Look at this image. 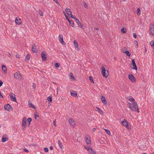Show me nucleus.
Wrapping results in <instances>:
<instances>
[{
    "label": "nucleus",
    "instance_id": "37998d69",
    "mask_svg": "<svg viewBox=\"0 0 154 154\" xmlns=\"http://www.w3.org/2000/svg\"><path fill=\"white\" fill-rule=\"evenodd\" d=\"M30 59V56L29 54H27L25 59L29 60Z\"/></svg>",
    "mask_w": 154,
    "mask_h": 154
},
{
    "label": "nucleus",
    "instance_id": "aec40b11",
    "mask_svg": "<svg viewBox=\"0 0 154 154\" xmlns=\"http://www.w3.org/2000/svg\"><path fill=\"white\" fill-rule=\"evenodd\" d=\"M76 23L77 24L79 25V26L81 28H82L83 26L82 24L80 23V21L79 20H77L76 21Z\"/></svg>",
    "mask_w": 154,
    "mask_h": 154
},
{
    "label": "nucleus",
    "instance_id": "f03ea898",
    "mask_svg": "<svg viewBox=\"0 0 154 154\" xmlns=\"http://www.w3.org/2000/svg\"><path fill=\"white\" fill-rule=\"evenodd\" d=\"M4 108L5 110L8 111H12L13 109L9 103L5 105Z\"/></svg>",
    "mask_w": 154,
    "mask_h": 154
},
{
    "label": "nucleus",
    "instance_id": "dca6fc26",
    "mask_svg": "<svg viewBox=\"0 0 154 154\" xmlns=\"http://www.w3.org/2000/svg\"><path fill=\"white\" fill-rule=\"evenodd\" d=\"M138 107L136 106L135 105H133L130 109L132 111H134L136 110V108Z\"/></svg>",
    "mask_w": 154,
    "mask_h": 154
},
{
    "label": "nucleus",
    "instance_id": "412c9836",
    "mask_svg": "<svg viewBox=\"0 0 154 154\" xmlns=\"http://www.w3.org/2000/svg\"><path fill=\"white\" fill-rule=\"evenodd\" d=\"M8 137H2V142L3 143L7 141L8 140Z\"/></svg>",
    "mask_w": 154,
    "mask_h": 154
},
{
    "label": "nucleus",
    "instance_id": "69168bd1",
    "mask_svg": "<svg viewBox=\"0 0 154 154\" xmlns=\"http://www.w3.org/2000/svg\"><path fill=\"white\" fill-rule=\"evenodd\" d=\"M74 19L75 20V21H77V20H79L77 18L75 17Z\"/></svg>",
    "mask_w": 154,
    "mask_h": 154
},
{
    "label": "nucleus",
    "instance_id": "b1692460",
    "mask_svg": "<svg viewBox=\"0 0 154 154\" xmlns=\"http://www.w3.org/2000/svg\"><path fill=\"white\" fill-rule=\"evenodd\" d=\"M2 70H3L5 72L7 71V67L5 66L4 65H2Z\"/></svg>",
    "mask_w": 154,
    "mask_h": 154
},
{
    "label": "nucleus",
    "instance_id": "c756f323",
    "mask_svg": "<svg viewBox=\"0 0 154 154\" xmlns=\"http://www.w3.org/2000/svg\"><path fill=\"white\" fill-rule=\"evenodd\" d=\"M34 116L35 119L38 120L39 119V117L38 114H34Z\"/></svg>",
    "mask_w": 154,
    "mask_h": 154
},
{
    "label": "nucleus",
    "instance_id": "09e8293b",
    "mask_svg": "<svg viewBox=\"0 0 154 154\" xmlns=\"http://www.w3.org/2000/svg\"><path fill=\"white\" fill-rule=\"evenodd\" d=\"M133 37L134 38H137V35L136 33H134L133 34Z\"/></svg>",
    "mask_w": 154,
    "mask_h": 154
},
{
    "label": "nucleus",
    "instance_id": "39448f33",
    "mask_svg": "<svg viewBox=\"0 0 154 154\" xmlns=\"http://www.w3.org/2000/svg\"><path fill=\"white\" fill-rule=\"evenodd\" d=\"M131 64L133 66V68H132L131 67V69H134V70H137V68L135 63V60L134 59H132V60Z\"/></svg>",
    "mask_w": 154,
    "mask_h": 154
},
{
    "label": "nucleus",
    "instance_id": "6e6d98bb",
    "mask_svg": "<svg viewBox=\"0 0 154 154\" xmlns=\"http://www.w3.org/2000/svg\"><path fill=\"white\" fill-rule=\"evenodd\" d=\"M85 148H86V149H87V150L88 151V149H91V148H90L89 147V146H88L87 147H85Z\"/></svg>",
    "mask_w": 154,
    "mask_h": 154
},
{
    "label": "nucleus",
    "instance_id": "473e14b6",
    "mask_svg": "<svg viewBox=\"0 0 154 154\" xmlns=\"http://www.w3.org/2000/svg\"><path fill=\"white\" fill-rule=\"evenodd\" d=\"M39 14L41 16H43V13L42 10L40 9L39 10Z\"/></svg>",
    "mask_w": 154,
    "mask_h": 154
},
{
    "label": "nucleus",
    "instance_id": "1a4fd4ad",
    "mask_svg": "<svg viewBox=\"0 0 154 154\" xmlns=\"http://www.w3.org/2000/svg\"><path fill=\"white\" fill-rule=\"evenodd\" d=\"M41 57L42 58V60L43 61H45L47 59V57L45 51H43L41 53Z\"/></svg>",
    "mask_w": 154,
    "mask_h": 154
},
{
    "label": "nucleus",
    "instance_id": "6e6552de",
    "mask_svg": "<svg viewBox=\"0 0 154 154\" xmlns=\"http://www.w3.org/2000/svg\"><path fill=\"white\" fill-rule=\"evenodd\" d=\"M128 78L132 82H135L136 81V78L132 74H129L128 75Z\"/></svg>",
    "mask_w": 154,
    "mask_h": 154
},
{
    "label": "nucleus",
    "instance_id": "680f3d73",
    "mask_svg": "<svg viewBox=\"0 0 154 154\" xmlns=\"http://www.w3.org/2000/svg\"><path fill=\"white\" fill-rule=\"evenodd\" d=\"M53 147L52 146H51L50 147V150H51L53 149Z\"/></svg>",
    "mask_w": 154,
    "mask_h": 154
},
{
    "label": "nucleus",
    "instance_id": "0e129e2a",
    "mask_svg": "<svg viewBox=\"0 0 154 154\" xmlns=\"http://www.w3.org/2000/svg\"><path fill=\"white\" fill-rule=\"evenodd\" d=\"M98 28L97 27H95L94 28V29H96V30H98Z\"/></svg>",
    "mask_w": 154,
    "mask_h": 154
},
{
    "label": "nucleus",
    "instance_id": "4d7b16f0",
    "mask_svg": "<svg viewBox=\"0 0 154 154\" xmlns=\"http://www.w3.org/2000/svg\"><path fill=\"white\" fill-rule=\"evenodd\" d=\"M57 4H59V3L58 2L57 0H53Z\"/></svg>",
    "mask_w": 154,
    "mask_h": 154
},
{
    "label": "nucleus",
    "instance_id": "3c124183",
    "mask_svg": "<svg viewBox=\"0 0 154 154\" xmlns=\"http://www.w3.org/2000/svg\"><path fill=\"white\" fill-rule=\"evenodd\" d=\"M3 84V82L0 80V87Z\"/></svg>",
    "mask_w": 154,
    "mask_h": 154
},
{
    "label": "nucleus",
    "instance_id": "c03bdc74",
    "mask_svg": "<svg viewBox=\"0 0 154 154\" xmlns=\"http://www.w3.org/2000/svg\"><path fill=\"white\" fill-rule=\"evenodd\" d=\"M44 150L45 151L47 152H48V149L47 147H45L44 148Z\"/></svg>",
    "mask_w": 154,
    "mask_h": 154
},
{
    "label": "nucleus",
    "instance_id": "603ef678",
    "mask_svg": "<svg viewBox=\"0 0 154 154\" xmlns=\"http://www.w3.org/2000/svg\"><path fill=\"white\" fill-rule=\"evenodd\" d=\"M0 97H2V98H4L3 96L2 95L1 91H0Z\"/></svg>",
    "mask_w": 154,
    "mask_h": 154
},
{
    "label": "nucleus",
    "instance_id": "c85d7f7f",
    "mask_svg": "<svg viewBox=\"0 0 154 154\" xmlns=\"http://www.w3.org/2000/svg\"><path fill=\"white\" fill-rule=\"evenodd\" d=\"M27 120L28 122V127H29L31 122L32 120V119L31 118H29L27 119Z\"/></svg>",
    "mask_w": 154,
    "mask_h": 154
},
{
    "label": "nucleus",
    "instance_id": "9b49d317",
    "mask_svg": "<svg viewBox=\"0 0 154 154\" xmlns=\"http://www.w3.org/2000/svg\"><path fill=\"white\" fill-rule=\"evenodd\" d=\"M16 24L17 25H20L21 23V20L18 17L16 18L15 20Z\"/></svg>",
    "mask_w": 154,
    "mask_h": 154
},
{
    "label": "nucleus",
    "instance_id": "c9c22d12",
    "mask_svg": "<svg viewBox=\"0 0 154 154\" xmlns=\"http://www.w3.org/2000/svg\"><path fill=\"white\" fill-rule=\"evenodd\" d=\"M150 45L151 46L153 47V48L154 49V41H152L150 42Z\"/></svg>",
    "mask_w": 154,
    "mask_h": 154
},
{
    "label": "nucleus",
    "instance_id": "393cba45",
    "mask_svg": "<svg viewBox=\"0 0 154 154\" xmlns=\"http://www.w3.org/2000/svg\"><path fill=\"white\" fill-rule=\"evenodd\" d=\"M96 109H97L98 112L101 115H103V111L100 109L98 107H96Z\"/></svg>",
    "mask_w": 154,
    "mask_h": 154
},
{
    "label": "nucleus",
    "instance_id": "49530a36",
    "mask_svg": "<svg viewBox=\"0 0 154 154\" xmlns=\"http://www.w3.org/2000/svg\"><path fill=\"white\" fill-rule=\"evenodd\" d=\"M84 6L85 7V8H88V5L86 3H85L84 5Z\"/></svg>",
    "mask_w": 154,
    "mask_h": 154
},
{
    "label": "nucleus",
    "instance_id": "864d4df0",
    "mask_svg": "<svg viewBox=\"0 0 154 154\" xmlns=\"http://www.w3.org/2000/svg\"><path fill=\"white\" fill-rule=\"evenodd\" d=\"M53 123L54 126H56L57 125L56 123V120H55L54 121Z\"/></svg>",
    "mask_w": 154,
    "mask_h": 154
},
{
    "label": "nucleus",
    "instance_id": "052dcab7",
    "mask_svg": "<svg viewBox=\"0 0 154 154\" xmlns=\"http://www.w3.org/2000/svg\"><path fill=\"white\" fill-rule=\"evenodd\" d=\"M70 17L71 18H72L73 19H74L75 18V17H74V16L72 15H71V16H70Z\"/></svg>",
    "mask_w": 154,
    "mask_h": 154
},
{
    "label": "nucleus",
    "instance_id": "6ab92c4d",
    "mask_svg": "<svg viewBox=\"0 0 154 154\" xmlns=\"http://www.w3.org/2000/svg\"><path fill=\"white\" fill-rule=\"evenodd\" d=\"M85 140H86V142L87 144L89 145L91 144V140L90 139L88 140V137H86L85 138Z\"/></svg>",
    "mask_w": 154,
    "mask_h": 154
},
{
    "label": "nucleus",
    "instance_id": "4468645a",
    "mask_svg": "<svg viewBox=\"0 0 154 154\" xmlns=\"http://www.w3.org/2000/svg\"><path fill=\"white\" fill-rule=\"evenodd\" d=\"M71 95L73 97H77V93H76L75 91H71Z\"/></svg>",
    "mask_w": 154,
    "mask_h": 154
},
{
    "label": "nucleus",
    "instance_id": "20e7f679",
    "mask_svg": "<svg viewBox=\"0 0 154 154\" xmlns=\"http://www.w3.org/2000/svg\"><path fill=\"white\" fill-rule=\"evenodd\" d=\"M14 77L15 78L17 79H21L22 78V76L20 74V73L19 71L17 72L14 74Z\"/></svg>",
    "mask_w": 154,
    "mask_h": 154
},
{
    "label": "nucleus",
    "instance_id": "2f4dec72",
    "mask_svg": "<svg viewBox=\"0 0 154 154\" xmlns=\"http://www.w3.org/2000/svg\"><path fill=\"white\" fill-rule=\"evenodd\" d=\"M140 8H138L137 9V15H139L140 14Z\"/></svg>",
    "mask_w": 154,
    "mask_h": 154
},
{
    "label": "nucleus",
    "instance_id": "a19ab883",
    "mask_svg": "<svg viewBox=\"0 0 154 154\" xmlns=\"http://www.w3.org/2000/svg\"><path fill=\"white\" fill-rule=\"evenodd\" d=\"M54 66L56 68H58L60 66V64L58 63H55Z\"/></svg>",
    "mask_w": 154,
    "mask_h": 154
},
{
    "label": "nucleus",
    "instance_id": "f3484780",
    "mask_svg": "<svg viewBox=\"0 0 154 154\" xmlns=\"http://www.w3.org/2000/svg\"><path fill=\"white\" fill-rule=\"evenodd\" d=\"M69 122L71 125L74 126L75 124L74 121L73 119H71L69 120Z\"/></svg>",
    "mask_w": 154,
    "mask_h": 154
},
{
    "label": "nucleus",
    "instance_id": "f257e3e1",
    "mask_svg": "<svg viewBox=\"0 0 154 154\" xmlns=\"http://www.w3.org/2000/svg\"><path fill=\"white\" fill-rule=\"evenodd\" d=\"M101 73L104 77L106 78L109 74V72L108 70H106L105 68L104 67H101Z\"/></svg>",
    "mask_w": 154,
    "mask_h": 154
},
{
    "label": "nucleus",
    "instance_id": "a18cd8bd",
    "mask_svg": "<svg viewBox=\"0 0 154 154\" xmlns=\"http://www.w3.org/2000/svg\"><path fill=\"white\" fill-rule=\"evenodd\" d=\"M128 104L129 106V107L130 109L131 108V107L132 106L133 104L130 103H128Z\"/></svg>",
    "mask_w": 154,
    "mask_h": 154
},
{
    "label": "nucleus",
    "instance_id": "f8f14e48",
    "mask_svg": "<svg viewBox=\"0 0 154 154\" xmlns=\"http://www.w3.org/2000/svg\"><path fill=\"white\" fill-rule=\"evenodd\" d=\"M131 98V99L132 101H133V103H132L133 105H135L136 106L138 107L137 102H136L135 101V100H134V98H133L131 96L129 97V99H128V100H130Z\"/></svg>",
    "mask_w": 154,
    "mask_h": 154
},
{
    "label": "nucleus",
    "instance_id": "ea45409f",
    "mask_svg": "<svg viewBox=\"0 0 154 154\" xmlns=\"http://www.w3.org/2000/svg\"><path fill=\"white\" fill-rule=\"evenodd\" d=\"M89 79L91 82L93 83H94V81L93 80V78L92 76H90L89 77Z\"/></svg>",
    "mask_w": 154,
    "mask_h": 154
},
{
    "label": "nucleus",
    "instance_id": "a878e982",
    "mask_svg": "<svg viewBox=\"0 0 154 154\" xmlns=\"http://www.w3.org/2000/svg\"><path fill=\"white\" fill-rule=\"evenodd\" d=\"M58 144L60 148L61 149H63V146L62 145V143L60 140H58Z\"/></svg>",
    "mask_w": 154,
    "mask_h": 154
},
{
    "label": "nucleus",
    "instance_id": "13d9d810",
    "mask_svg": "<svg viewBox=\"0 0 154 154\" xmlns=\"http://www.w3.org/2000/svg\"><path fill=\"white\" fill-rule=\"evenodd\" d=\"M134 44H135L137 45H138V42L136 40H135L134 41Z\"/></svg>",
    "mask_w": 154,
    "mask_h": 154
},
{
    "label": "nucleus",
    "instance_id": "4be33fe9",
    "mask_svg": "<svg viewBox=\"0 0 154 154\" xmlns=\"http://www.w3.org/2000/svg\"><path fill=\"white\" fill-rule=\"evenodd\" d=\"M28 105L29 106V107L32 108L34 109H36V107L31 103H29Z\"/></svg>",
    "mask_w": 154,
    "mask_h": 154
},
{
    "label": "nucleus",
    "instance_id": "7c9ffc66",
    "mask_svg": "<svg viewBox=\"0 0 154 154\" xmlns=\"http://www.w3.org/2000/svg\"><path fill=\"white\" fill-rule=\"evenodd\" d=\"M121 31L123 34H124L126 32V29L125 28H123L121 29Z\"/></svg>",
    "mask_w": 154,
    "mask_h": 154
},
{
    "label": "nucleus",
    "instance_id": "72a5a7b5",
    "mask_svg": "<svg viewBox=\"0 0 154 154\" xmlns=\"http://www.w3.org/2000/svg\"><path fill=\"white\" fill-rule=\"evenodd\" d=\"M104 130L109 135H110V132L109 130L106 129H104Z\"/></svg>",
    "mask_w": 154,
    "mask_h": 154
},
{
    "label": "nucleus",
    "instance_id": "0eeeda50",
    "mask_svg": "<svg viewBox=\"0 0 154 154\" xmlns=\"http://www.w3.org/2000/svg\"><path fill=\"white\" fill-rule=\"evenodd\" d=\"M26 118L24 117L23 118L22 123V126L23 127V129H24L26 128Z\"/></svg>",
    "mask_w": 154,
    "mask_h": 154
},
{
    "label": "nucleus",
    "instance_id": "58836bf2",
    "mask_svg": "<svg viewBox=\"0 0 154 154\" xmlns=\"http://www.w3.org/2000/svg\"><path fill=\"white\" fill-rule=\"evenodd\" d=\"M47 100L51 102H52V97L51 96H49L47 98Z\"/></svg>",
    "mask_w": 154,
    "mask_h": 154
},
{
    "label": "nucleus",
    "instance_id": "423d86ee",
    "mask_svg": "<svg viewBox=\"0 0 154 154\" xmlns=\"http://www.w3.org/2000/svg\"><path fill=\"white\" fill-rule=\"evenodd\" d=\"M59 40L60 43L63 45H66V43L63 41V36L61 35H60L59 36Z\"/></svg>",
    "mask_w": 154,
    "mask_h": 154
},
{
    "label": "nucleus",
    "instance_id": "774afa93",
    "mask_svg": "<svg viewBox=\"0 0 154 154\" xmlns=\"http://www.w3.org/2000/svg\"><path fill=\"white\" fill-rule=\"evenodd\" d=\"M136 110H137L138 113L139 112V109H138V108H136Z\"/></svg>",
    "mask_w": 154,
    "mask_h": 154
},
{
    "label": "nucleus",
    "instance_id": "7ed1b4c3",
    "mask_svg": "<svg viewBox=\"0 0 154 154\" xmlns=\"http://www.w3.org/2000/svg\"><path fill=\"white\" fill-rule=\"evenodd\" d=\"M149 28V33L150 34L152 35H154V25H151Z\"/></svg>",
    "mask_w": 154,
    "mask_h": 154
},
{
    "label": "nucleus",
    "instance_id": "bb28decb",
    "mask_svg": "<svg viewBox=\"0 0 154 154\" xmlns=\"http://www.w3.org/2000/svg\"><path fill=\"white\" fill-rule=\"evenodd\" d=\"M68 22H69L70 25L71 26L73 27L74 25V23L73 21L72 20H70L69 21H68Z\"/></svg>",
    "mask_w": 154,
    "mask_h": 154
},
{
    "label": "nucleus",
    "instance_id": "cd10ccee",
    "mask_svg": "<svg viewBox=\"0 0 154 154\" xmlns=\"http://www.w3.org/2000/svg\"><path fill=\"white\" fill-rule=\"evenodd\" d=\"M73 43H74V46H75V47L76 48H78L79 45L78 44L77 41H76L75 40V41H74Z\"/></svg>",
    "mask_w": 154,
    "mask_h": 154
},
{
    "label": "nucleus",
    "instance_id": "ddd939ff",
    "mask_svg": "<svg viewBox=\"0 0 154 154\" xmlns=\"http://www.w3.org/2000/svg\"><path fill=\"white\" fill-rule=\"evenodd\" d=\"M14 96H13L12 95H10V99L12 101L15 102L16 103L17 102V101L16 100V97H15V95L14 94Z\"/></svg>",
    "mask_w": 154,
    "mask_h": 154
},
{
    "label": "nucleus",
    "instance_id": "de8ad7c7",
    "mask_svg": "<svg viewBox=\"0 0 154 154\" xmlns=\"http://www.w3.org/2000/svg\"><path fill=\"white\" fill-rule=\"evenodd\" d=\"M36 85L35 83H33L32 84V87L34 89H35L36 88Z\"/></svg>",
    "mask_w": 154,
    "mask_h": 154
},
{
    "label": "nucleus",
    "instance_id": "4c0bfd02",
    "mask_svg": "<svg viewBox=\"0 0 154 154\" xmlns=\"http://www.w3.org/2000/svg\"><path fill=\"white\" fill-rule=\"evenodd\" d=\"M67 13L68 14V13H71V11L70 9L69 8H66L65 9Z\"/></svg>",
    "mask_w": 154,
    "mask_h": 154
},
{
    "label": "nucleus",
    "instance_id": "79ce46f5",
    "mask_svg": "<svg viewBox=\"0 0 154 154\" xmlns=\"http://www.w3.org/2000/svg\"><path fill=\"white\" fill-rule=\"evenodd\" d=\"M63 12H64V14L65 16L66 17V19L68 20V21H69V20H70V19L67 16V15H66V14L65 13V12L64 11Z\"/></svg>",
    "mask_w": 154,
    "mask_h": 154
},
{
    "label": "nucleus",
    "instance_id": "338daca9",
    "mask_svg": "<svg viewBox=\"0 0 154 154\" xmlns=\"http://www.w3.org/2000/svg\"><path fill=\"white\" fill-rule=\"evenodd\" d=\"M36 46V45L35 44H33V45L32 47H35Z\"/></svg>",
    "mask_w": 154,
    "mask_h": 154
},
{
    "label": "nucleus",
    "instance_id": "5701e85b",
    "mask_svg": "<svg viewBox=\"0 0 154 154\" xmlns=\"http://www.w3.org/2000/svg\"><path fill=\"white\" fill-rule=\"evenodd\" d=\"M32 50L33 52L37 53L38 51V50L36 47H32Z\"/></svg>",
    "mask_w": 154,
    "mask_h": 154
},
{
    "label": "nucleus",
    "instance_id": "2eb2a0df",
    "mask_svg": "<svg viewBox=\"0 0 154 154\" xmlns=\"http://www.w3.org/2000/svg\"><path fill=\"white\" fill-rule=\"evenodd\" d=\"M101 99L102 102L104 104H106L107 103V102L105 97H103V95H102L101 96Z\"/></svg>",
    "mask_w": 154,
    "mask_h": 154
},
{
    "label": "nucleus",
    "instance_id": "5fc2aeb1",
    "mask_svg": "<svg viewBox=\"0 0 154 154\" xmlns=\"http://www.w3.org/2000/svg\"><path fill=\"white\" fill-rule=\"evenodd\" d=\"M24 151L26 152H29V151L26 149H24Z\"/></svg>",
    "mask_w": 154,
    "mask_h": 154
},
{
    "label": "nucleus",
    "instance_id": "bf43d9fd",
    "mask_svg": "<svg viewBox=\"0 0 154 154\" xmlns=\"http://www.w3.org/2000/svg\"><path fill=\"white\" fill-rule=\"evenodd\" d=\"M68 15L69 16V17H70L71 15H72V14H71V13H68Z\"/></svg>",
    "mask_w": 154,
    "mask_h": 154
},
{
    "label": "nucleus",
    "instance_id": "a211bd4d",
    "mask_svg": "<svg viewBox=\"0 0 154 154\" xmlns=\"http://www.w3.org/2000/svg\"><path fill=\"white\" fill-rule=\"evenodd\" d=\"M88 152L91 154H96L94 151L92 149V148L88 149Z\"/></svg>",
    "mask_w": 154,
    "mask_h": 154
},
{
    "label": "nucleus",
    "instance_id": "e2e57ef3",
    "mask_svg": "<svg viewBox=\"0 0 154 154\" xmlns=\"http://www.w3.org/2000/svg\"><path fill=\"white\" fill-rule=\"evenodd\" d=\"M92 130L93 131L95 132L96 131V128H93Z\"/></svg>",
    "mask_w": 154,
    "mask_h": 154
},
{
    "label": "nucleus",
    "instance_id": "f704fd0d",
    "mask_svg": "<svg viewBox=\"0 0 154 154\" xmlns=\"http://www.w3.org/2000/svg\"><path fill=\"white\" fill-rule=\"evenodd\" d=\"M69 75L70 76V79H75V77L73 76V74L72 73H70L69 74Z\"/></svg>",
    "mask_w": 154,
    "mask_h": 154
},
{
    "label": "nucleus",
    "instance_id": "9d476101",
    "mask_svg": "<svg viewBox=\"0 0 154 154\" xmlns=\"http://www.w3.org/2000/svg\"><path fill=\"white\" fill-rule=\"evenodd\" d=\"M122 122L123 126L127 128H129L128 123L125 119H124V120L122 121Z\"/></svg>",
    "mask_w": 154,
    "mask_h": 154
},
{
    "label": "nucleus",
    "instance_id": "8fccbe9b",
    "mask_svg": "<svg viewBox=\"0 0 154 154\" xmlns=\"http://www.w3.org/2000/svg\"><path fill=\"white\" fill-rule=\"evenodd\" d=\"M16 58H20V56L19 54H16Z\"/></svg>",
    "mask_w": 154,
    "mask_h": 154
},
{
    "label": "nucleus",
    "instance_id": "e433bc0d",
    "mask_svg": "<svg viewBox=\"0 0 154 154\" xmlns=\"http://www.w3.org/2000/svg\"><path fill=\"white\" fill-rule=\"evenodd\" d=\"M125 52V53L126 55L129 57H130L131 55V54L130 52L129 51H126Z\"/></svg>",
    "mask_w": 154,
    "mask_h": 154
}]
</instances>
